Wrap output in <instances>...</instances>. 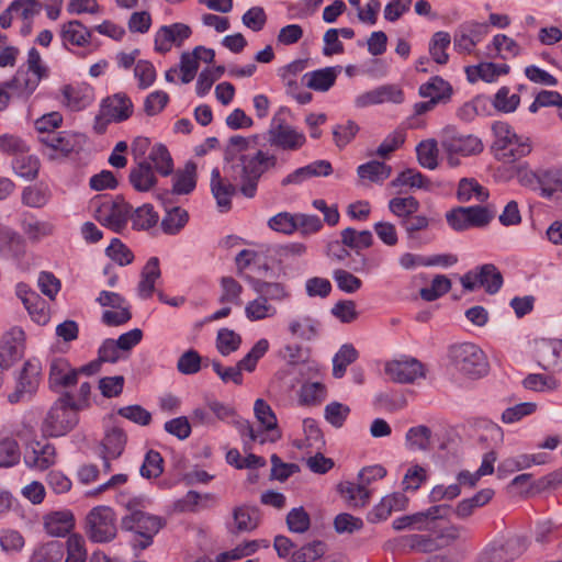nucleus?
Instances as JSON below:
<instances>
[{
    "instance_id": "nucleus-10",
    "label": "nucleus",
    "mask_w": 562,
    "mask_h": 562,
    "mask_svg": "<svg viewBox=\"0 0 562 562\" xmlns=\"http://www.w3.org/2000/svg\"><path fill=\"white\" fill-rule=\"evenodd\" d=\"M450 513L448 505H435L425 512H418L412 515L398 517L393 520L395 530H404L406 528H415L417 530H431L438 519L447 517Z\"/></svg>"
},
{
    "instance_id": "nucleus-33",
    "label": "nucleus",
    "mask_w": 562,
    "mask_h": 562,
    "mask_svg": "<svg viewBox=\"0 0 562 562\" xmlns=\"http://www.w3.org/2000/svg\"><path fill=\"white\" fill-rule=\"evenodd\" d=\"M490 198V192L482 187L474 178H462L458 183L457 199L461 203L470 202L475 199L477 202H485Z\"/></svg>"
},
{
    "instance_id": "nucleus-39",
    "label": "nucleus",
    "mask_w": 562,
    "mask_h": 562,
    "mask_svg": "<svg viewBox=\"0 0 562 562\" xmlns=\"http://www.w3.org/2000/svg\"><path fill=\"white\" fill-rule=\"evenodd\" d=\"M319 322L311 316L293 318L289 322L288 329L294 337L312 340L317 336Z\"/></svg>"
},
{
    "instance_id": "nucleus-25",
    "label": "nucleus",
    "mask_w": 562,
    "mask_h": 562,
    "mask_svg": "<svg viewBox=\"0 0 562 562\" xmlns=\"http://www.w3.org/2000/svg\"><path fill=\"white\" fill-rule=\"evenodd\" d=\"M40 143L45 146L43 154L49 159H56L57 154L67 156L74 150V143L70 138L57 132H48L38 136Z\"/></svg>"
},
{
    "instance_id": "nucleus-12",
    "label": "nucleus",
    "mask_w": 562,
    "mask_h": 562,
    "mask_svg": "<svg viewBox=\"0 0 562 562\" xmlns=\"http://www.w3.org/2000/svg\"><path fill=\"white\" fill-rule=\"evenodd\" d=\"M25 335L20 327H13L0 339V369L7 370L23 357Z\"/></svg>"
},
{
    "instance_id": "nucleus-35",
    "label": "nucleus",
    "mask_w": 562,
    "mask_h": 562,
    "mask_svg": "<svg viewBox=\"0 0 562 562\" xmlns=\"http://www.w3.org/2000/svg\"><path fill=\"white\" fill-rule=\"evenodd\" d=\"M245 315L250 322H259L267 318H273L278 315V307L268 302L261 295L249 301L245 306Z\"/></svg>"
},
{
    "instance_id": "nucleus-46",
    "label": "nucleus",
    "mask_w": 562,
    "mask_h": 562,
    "mask_svg": "<svg viewBox=\"0 0 562 562\" xmlns=\"http://www.w3.org/2000/svg\"><path fill=\"white\" fill-rule=\"evenodd\" d=\"M358 356V351L351 344L342 345L333 359V375L336 379L342 378L347 367L355 362Z\"/></svg>"
},
{
    "instance_id": "nucleus-1",
    "label": "nucleus",
    "mask_w": 562,
    "mask_h": 562,
    "mask_svg": "<svg viewBox=\"0 0 562 562\" xmlns=\"http://www.w3.org/2000/svg\"><path fill=\"white\" fill-rule=\"evenodd\" d=\"M530 151L531 144L528 137L518 136L505 122L494 121V158L503 161V165L494 170V179H517L522 187L540 188V173L532 171L527 162L516 164Z\"/></svg>"
},
{
    "instance_id": "nucleus-36",
    "label": "nucleus",
    "mask_w": 562,
    "mask_h": 562,
    "mask_svg": "<svg viewBox=\"0 0 562 562\" xmlns=\"http://www.w3.org/2000/svg\"><path fill=\"white\" fill-rule=\"evenodd\" d=\"M492 276V265H483L479 270H471L461 277L460 281L464 290L474 291L484 286L486 292L492 293V284L488 278Z\"/></svg>"
},
{
    "instance_id": "nucleus-2",
    "label": "nucleus",
    "mask_w": 562,
    "mask_h": 562,
    "mask_svg": "<svg viewBox=\"0 0 562 562\" xmlns=\"http://www.w3.org/2000/svg\"><path fill=\"white\" fill-rule=\"evenodd\" d=\"M249 147V139L239 135L232 136L224 153L228 177L243 181L241 195L252 199L257 194L260 178L278 164L274 154L257 149L245 153Z\"/></svg>"
},
{
    "instance_id": "nucleus-38",
    "label": "nucleus",
    "mask_w": 562,
    "mask_h": 562,
    "mask_svg": "<svg viewBox=\"0 0 562 562\" xmlns=\"http://www.w3.org/2000/svg\"><path fill=\"white\" fill-rule=\"evenodd\" d=\"M541 195L547 199L562 195V170L549 169L540 172Z\"/></svg>"
},
{
    "instance_id": "nucleus-21",
    "label": "nucleus",
    "mask_w": 562,
    "mask_h": 562,
    "mask_svg": "<svg viewBox=\"0 0 562 562\" xmlns=\"http://www.w3.org/2000/svg\"><path fill=\"white\" fill-rule=\"evenodd\" d=\"M527 549V540L518 535L503 537L494 548V562H512Z\"/></svg>"
},
{
    "instance_id": "nucleus-15",
    "label": "nucleus",
    "mask_w": 562,
    "mask_h": 562,
    "mask_svg": "<svg viewBox=\"0 0 562 562\" xmlns=\"http://www.w3.org/2000/svg\"><path fill=\"white\" fill-rule=\"evenodd\" d=\"M42 366L40 360H27L20 373L15 392L8 396L10 403H18L26 393L31 394L38 385Z\"/></svg>"
},
{
    "instance_id": "nucleus-34",
    "label": "nucleus",
    "mask_w": 562,
    "mask_h": 562,
    "mask_svg": "<svg viewBox=\"0 0 562 562\" xmlns=\"http://www.w3.org/2000/svg\"><path fill=\"white\" fill-rule=\"evenodd\" d=\"M196 186V166L194 162L189 161L186 164L183 170H178L172 178L173 194H189Z\"/></svg>"
},
{
    "instance_id": "nucleus-60",
    "label": "nucleus",
    "mask_w": 562,
    "mask_h": 562,
    "mask_svg": "<svg viewBox=\"0 0 562 562\" xmlns=\"http://www.w3.org/2000/svg\"><path fill=\"white\" fill-rule=\"evenodd\" d=\"M164 472V459L158 451L149 450L144 458L139 474L144 479H156Z\"/></svg>"
},
{
    "instance_id": "nucleus-16",
    "label": "nucleus",
    "mask_w": 562,
    "mask_h": 562,
    "mask_svg": "<svg viewBox=\"0 0 562 562\" xmlns=\"http://www.w3.org/2000/svg\"><path fill=\"white\" fill-rule=\"evenodd\" d=\"M535 356L543 370H554L562 360V339L540 338L535 340Z\"/></svg>"
},
{
    "instance_id": "nucleus-6",
    "label": "nucleus",
    "mask_w": 562,
    "mask_h": 562,
    "mask_svg": "<svg viewBox=\"0 0 562 562\" xmlns=\"http://www.w3.org/2000/svg\"><path fill=\"white\" fill-rule=\"evenodd\" d=\"M115 514L108 506L92 508L86 517V533L97 543L110 542L116 537Z\"/></svg>"
},
{
    "instance_id": "nucleus-58",
    "label": "nucleus",
    "mask_w": 562,
    "mask_h": 562,
    "mask_svg": "<svg viewBox=\"0 0 562 562\" xmlns=\"http://www.w3.org/2000/svg\"><path fill=\"white\" fill-rule=\"evenodd\" d=\"M326 395V387L319 382L304 383L299 391V402L302 405H317Z\"/></svg>"
},
{
    "instance_id": "nucleus-43",
    "label": "nucleus",
    "mask_w": 562,
    "mask_h": 562,
    "mask_svg": "<svg viewBox=\"0 0 562 562\" xmlns=\"http://www.w3.org/2000/svg\"><path fill=\"white\" fill-rule=\"evenodd\" d=\"M189 214L180 206L166 209V215L161 221V228L168 235L178 234L188 223Z\"/></svg>"
},
{
    "instance_id": "nucleus-11",
    "label": "nucleus",
    "mask_w": 562,
    "mask_h": 562,
    "mask_svg": "<svg viewBox=\"0 0 562 562\" xmlns=\"http://www.w3.org/2000/svg\"><path fill=\"white\" fill-rule=\"evenodd\" d=\"M241 186L243 181L232 179L231 177L228 180L222 177L218 168L212 169L210 188L220 212L226 213L232 209V198L237 193L241 194Z\"/></svg>"
},
{
    "instance_id": "nucleus-59",
    "label": "nucleus",
    "mask_w": 562,
    "mask_h": 562,
    "mask_svg": "<svg viewBox=\"0 0 562 562\" xmlns=\"http://www.w3.org/2000/svg\"><path fill=\"white\" fill-rule=\"evenodd\" d=\"M486 474H492V452L484 456L481 467L475 472L461 471L457 475L458 484L468 485L470 487L475 486L477 481Z\"/></svg>"
},
{
    "instance_id": "nucleus-63",
    "label": "nucleus",
    "mask_w": 562,
    "mask_h": 562,
    "mask_svg": "<svg viewBox=\"0 0 562 562\" xmlns=\"http://www.w3.org/2000/svg\"><path fill=\"white\" fill-rule=\"evenodd\" d=\"M522 385L530 391L547 392L555 390L559 383L552 375L530 373L524 379Z\"/></svg>"
},
{
    "instance_id": "nucleus-42",
    "label": "nucleus",
    "mask_w": 562,
    "mask_h": 562,
    "mask_svg": "<svg viewBox=\"0 0 562 562\" xmlns=\"http://www.w3.org/2000/svg\"><path fill=\"white\" fill-rule=\"evenodd\" d=\"M61 36L65 42L76 46H85L89 43L91 31L80 21L72 20L63 25Z\"/></svg>"
},
{
    "instance_id": "nucleus-24",
    "label": "nucleus",
    "mask_w": 562,
    "mask_h": 562,
    "mask_svg": "<svg viewBox=\"0 0 562 562\" xmlns=\"http://www.w3.org/2000/svg\"><path fill=\"white\" fill-rule=\"evenodd\" d=\"M132 205L123 200L114 201L106 213L99 217L102 225L120 233L131 220Z\"/></svg>"
},
{
    "instance_id": "nucleus-41",
    "label": "nucleus",
    "mask_w": 562,
    "mask_h": 562,
    "mask_svg": "<svg viewBox=\"0 0 562 562\" xmlns=\"http://www.w3.org/2000/svg\"><path fill=\"white\" fill-rule=\"evenodd\" d=\"M406 447L412 451H427L431 443V430L425 425L412 427L405 436Z\"/></svg>"
},
{
    "instance_id": "nucleus-19",
    "label": "nucleus",
    "mask_w": 562,
    "mask_h": 562,
    "mask_svg": "<svg viewBox=\"0 0 562 562\" xmlns=\"http://www.w3.org/2000/svg\"><path fill=\"white\" fill-rule=\"evenodd\" d=\"M42 79L44 77L21 67L12 79L5 81V87L12 90L13 95L26 100L37 89Z\"/></svg>"
},
{
    "instance_id": "nucleus-57",
    "label": "nucleus",
    "mask_w": 562,
    "mask_h": 562,
    "mask_svg": "<svg viewBox=\"0 0 562 562\" xmlns=\"http://www.w3.org/2000/svg\"><path fill=\"white\" fill-rule=\"evenodd\" d=\"M21 451L15 439L5 437L0 439V468H10L19 463Z\"/></svg>"
},
{
    "instance_id": "nucleus-7",
    "label": "nucleus",
    "mask_w": 562,
    "mask_h": 562,
    "mask_svg": "<svg viewBox=\"0 0 562 562\" xmlns=\"http://www.w3.org/2000/svg\"><path fill=\"white\" fill-rule=\"evenodd\" d=\"M267 142L271 147L284 151H296L306 143V136L295 127L286 124L282 119L273 116L267 131Z\"/></svg>"
},
{
    "instance_id": "nucleus-61",
    "label": "nucleus",
    "mask_w": 562,
    "mask_h": 562,
    "mask_svg": "<svg viewBox=\"0 0 562 562\" xmlns=\"http://www.w3.org/2000/svg\"><path fill=\"white\" fill-rule=\"evenodd\" d=\"M491 498L492 491L482 490L473 497L461 501L456 507V514L460 518H465L472 514L474 508L485 505Z\"/></svg>"
},
{
    "instance_id": "nucleus-37",
    "label": "nucleus",
    "mask_w": 562,
    "mask_h": 562,
    "mask_svg": "<svg viewBox=\"0 0 562 562\" xmlns=\"http://www.w3.org/2000/svg\"><path fill=\"white\" fill-rule=\"evenodd\" d=\"M357 173L362 180H370L371 182L382 183L392 173L391 166L385 162L371 160L357 168Z\"/></svg>"
},
{
    "instance_id": "nucleus-54",
    "label": "nucleus",
    "mask_w": 562,
    "mask_h": 562,
    "mask_svg": "<svg viewBox=\"0 0 562 562\" xmlns=\"http://www.w3.org/2000/svg\"><path fill=\"white\" fill-rule=\"evenodd\" d=\"M418 162L422 167L434 170L438 166V145L435 139L420 142L416 147Z\"/></svg>"
},
{
    "instance_id": "nucleus-20",
    "label": "nucleus",
    "mask_w": 562,
    "mask_h": 562,
    "mask_svg": "<svg viewBox=\"0 0 562 562\" xmlns=\"http://www.w3.org/2000/svg\"><path fill=\"white\" fill-rule=\"evenodd\" d=\"M247 279L250 282L252 290L272 304L288 302L292 296L290 289L284 283L269 282L251 277H248Z\"/></svg>"
},
{
    "instance_id": "nucleus-23",
    "label": "nucleus",
    "mask_w": 562,
    "mask_h": 562,
    "mask_svg": "<svg viewBox=\"0 0 562 562\" xmlns=\"http://www.w3.org/2000/svg\"><path fill=\"white\" fill-rule=\"evenodd\" d=\"M0 254L7 259L20 262L25 254V241L23 237L5 226L0 233Z\"/></svg>"
},
{
    "instance_id": "nucleus-13",
    "label": "nucleus",
    "mask_w": 562,
    "mask_h": 562,
    "mask_svg": "<svg viewBox=\"0 0 562 562\" xmlns=\"http://www.w3.org/2000/svg\"><path fill=\"white\" fill-rule=\"evenodd\" d=\"M385 374L395 383L409 384L425 376L424 367L415 358L392 360L385 363Z\"/></svg>"
},
{
    "instance_id": "nucleus-62",
    "label": "nucleus",
    "mask_w": 562,
    "mask_h": 562,
    "mask_svg": "<svg viewBox=\"0 0 562 562\" xmlns=\"http://www.w3.org/2000/svg\"><path fill=\"white\" fill-rule=\"evenodd\" d=\"M241 344V338L234 330L222 328L217 331L216 348L222 356H228L236 351Z\"/></svg>"
},
{
    "instance_id": "nucleus-45",
    "label": "nucleus",
    "mask_w": 562,
    "mask_h": 562,
    "mask_svg": "<svg viewBox=\"0 0 562 562\" xmlns=\"http://www.w3.org/2000/svg\"><path fill=\"white\" fill-rule=\"evenodd\" d=\"M451 44V36L448 32H436L429 42V54L435 63L446 65L449 60L447 49Z\"/></svg>"
},
{
    "instance_id": "nucleus-28",
    "label": "nucleus",
    "mask_w": 562,
    "mask_h": 562,
    "mask_svg": "<svg viewBox=\"0 0 562 562\" xmlns=\"http://www.w3.org/2000/svg\"><path fill=\"white\" fill-rule=\"evenodd\" d=\"M160 276L159 259L157 257L149 258L140 273L137 286L138 296L144 300L149 299L155 291V282Z\"/></svg>"
},
{
    "instance_id": "nucleus-50",
    "label": "nucleus",
    "mask_w": 562,
    "mask_h": 562,
    "mask_svg": "<svg viewBox=\"0 0 562 562\" xmlns=\"http://www.w3.org/2000/svg\"><path fill=\"white\" fill-rule=\"evenodd\" d=\"M63 557V542L53 540L36 548L31 558V562H59Z\"/></svg>"
},
{
    "instance_id": "nucleus-44",
    "label": "nucleus",
    "mask_w": 562,
    "mask_h": 562,
    "mask_svg": "<svg viewBox=\"0 0 562 562\" xmlns=\"http://www.w3.org/2000/svg\"><path fill=\"white\" fill-rule=\"evenodd\" d=\"M148 159L153 162L155 170L161 176L167 177L173 172V161L165 145L156 144L151 148Z\"/></svg>"
},
{
    "instance_id": "nucleus-32",
    "label": "nucleus",
    "mask_w": 562,
    "mask_h": 562,
    "mask_svg": "<svg viewBox=\"0 0 562 562\" xmlns=\"http://www.w3.org/2000/svg\"><path fill=\"white\" fill-rule=\"evenodd\" d=\"M337 78V71L334 67H326L323 69L306 72L302 80L303 83L315 91L329 90Z\"/></svg>"
},
{
    "instance_id": "nucleus-27",
    "label": "nucleus",
    "mask_w": 562,
    "mask_h": 562,
    "mask_svg": "<svg viewBox=\"0 0 562 562\" xmlns=\"http://www.w3.org/2000/svg\"><path fill=\"white\" fill-rule=\"evenodd\" d=\"M128 180L138 192H147L157 183L151 164L147 160H142L131 168Z\"/></svg>"
},
{
    "instance_id": "nucleus-30",
    "label": "nucleus",
    "mask_w": 562,
    "mask_h": 562,
    "mask_svg": "<svg viewBox=\"0 0 562 562\" xmlns=\"http://www.w3.org/2000/svg\"><path fill=\"white\" fill-rule=\"evenodd\" d=\"M127 441L126 434L119 427L109 429L99 445V452L117 459L123 453Z\"/></svg>"
},
{
    "instance_id": "nucleus-47",
    "label": "nucleus",
    "mask_w": 562,
    "mask_h": 562,
    "mask_svg": "<svg viewBox=\"0 0 562 562\" xmlns=\"http://www.w3.org/2000/svg\"><path fill=\"white\" fill-rule=\"evenodd\" d=\"M233 518L238 532L251 531L258 526V510L246 505L233 509Z\"/></svg>"
},
{
    "instance_id": "nucleus-4",
    "label": "nucleus",
    "mask_w": 562,
    "mask_h": 562,
    "mask_svg": "<svg viewBox=\"0 0 562 562\" xmlns=\"http://www.w3.org/2000/svg\"><path fill=\"white\" fill-rule=\"evenodd\" d=\"M448 366L468 380H479L490 372V360L485 351L474 342H454L447 348Z\"/></svg>"
},
{
    "instance_id": "nucleus-49",
    "label": "nucleus",
    "mask_w": 562,
    "mask_h": 562,
    "mask_svg": "<svg viewBox=\"0 0 562 562\" xmlns=\"http://www.w3.org/2000/svg\"><path fill=\"white\" fill-rule=\"evenodd\" d=\"M341 243L357 252L368 248L373 243V236L370 231L357 232L351 227H347L341 232Z\"/></svg>"
},
{
    "instance_id": "nucleus-56",
    "label": "nucleus",
    "mask_w": 562,
    "mask_h": 562,
    "mask_svg": "<svg viewBox=\"0 0 562 562\" xmlns=\"http://www.w3.org/2000/svg\"><path fill=\"white\" fill-rule=\"evenodd\" d=\"M269 350V341L266 338L259 339L250 349V351L237 362L240 373L243 370L247 372H252L258 361L266 355Z\"/></svg>"
},
{
    "instance_id": "nucleus-29",
    "label": "nucleus",
    "mask_w": 562,
    "mask_h": 562,
    "mask_svg": "<svg viewBox=\"0 0 562 562\" xmlns=\"http://www.w3.org/2000/svg\"><path fill=\"white\" fill-rule=\"evenodd\" d=\"M63 102L72 111L85 109L91 102V89L88 86L66 85L61 89Z\"/></svg>"
},
{
    "instance_id": "nucleus-48",
    "label": "nucleus",
    "mask_w": 562,
    "mask_h": 562,
    "mask_svg": "<svg viewBox=\"0 0 562 562\" xmlns=\"http://www.w3.org/2000/svg\"><path fill=\"white\" fill-rule=\"evenodd\" d=\"M367 484L360 482L355 484L351 482H344L338 485L339 493L352 506H364L369 499V491L366 488Z\"/></svg>"
},
{
    "instance_id": "nucleus-26",
    "label": "nucleus",
    "mask_w": 562,
    "mask_h": 562,
    "mask_svg": "<svg viewBox=\"0 0 562 562\" xmlns=\"http://www.w3.org/2000/svg\"><path fill=\"white\" fill-rule=\"evenodd\" d=\"M75 526V518L70 510L54 512L45 516L44 528L52 537H65Z\"/></svg>"
},
{
    "instance_id": "nucleus-22",
    "label": "nucleus",
    "mask_w": 562,
    "mask_h": 562,
    "mask_svg": "<svg viewBox=\"0 0 562 562\" xmlns=\"http://www.w3.org/2000/svg\"><path fill=\"white\" fill-rule=\"evenodd\" d=\"M78 371L65 358H55L49 366L50 387H68L77 383Z\"/></svg>"
},
{
    "instance_id": "nucleus-31",
    "label": "nucleus",
    "mask_w": 562,
    "mask_h": 562,
    "mask_svg": "<svg viewBox=\"0 0 562 562\" xmlns=\"http://www.w3.org/2000/svg\"><path fill=\"white\" fill-rule=\"evenodd\" d=\"M418 92L422 98L430 100L434 99L438 104L450 99L452 94V88L448 81L443 80L439 76H435L430 78V80L426 83H423L419 87Z\"/></svg>"
},
{
    "instance_id": "nucleus-14",
    "label": "nucleus",
    "mask_w": 562,
    "mask_h": 562,
    "mask_svg": "<svg viewBox=\"0 0 562 562\" xmlns=\"http://www.w3.org/2000/svg\"><path fill=\"white\" fill-rule=\"evenodd\" d=\"M191 33L190 26L183 23L164 25L155 34V49L166 54L172 45L180 47Z\"/></svg>"
},
{
    "instance_id": "nucleus-55",
    "label": "nucleus",
    "mask_w": 562,
    "mask_h": 562,
    "mask_svg": "<svg viewBox=\"0 0 562 562\" xmlns=\"http://www.w3.org/2000/svg\"><path fill=\"white\" fill-rule=\"evenodd\" d=\"M222 294L218 299L222 304H234L240 306L243 304L241 293L243 285L233 277H223L221 279Z\"/></svg>"
},
{
    "instance_id": "nucleus-9",
    "label": "nucleus",
    "mask_w": 562,
    "mask_h": 562,
    "mask_svg": "<svg viewBox=\"0 0 562 562\" xmlns=\"http://www.w3.org/2000/svg\"><path fill=\"white\" fill-rule=\"evenodd\" d=\"M440 144L448 155L469 156L482 151L481 140L473 135L460 133L456 126H446L440 134Z\"/></svg>"
},
{
    "instance_id": "nucleus-18",
    "label": "nucleus",
    "mask_w": 562,
    "mask_h": 562,
    "mask_svg": "<svg viewBox=\"0 0 562 562\" xmlns=\"http://www.w3.org/2000/svg\"><path fill=\"white\" fill-rule=\"evenodd\" d=\"M133 108L131 99L125 93H115L103 99L101 113H103L109 121L121 123L131 117Z\"/></svg>"
},
{
    "instance_id": "nucleus-8",
    "label": "nucleus",
    "mask_w": 562,
    "mask_h": 562,
    "mask_svg": "<svg viewBox=\"0 0 562 562\" xmlns=\"http://www.w3.org/2000/svg\"><path fill=\"white\" fill-rule=\"evenodd\" d=\"M446 221L453 231L462 232L488 225L491 214L486 206H456L446 213Z\"/></svg>"
},
{
    "instance_id": "nucleus-51",
    "label": "nucleus",
    "mask_w": 562,
    "mask_h": 562,
    "mask_svg": "<svg viewBox=\"0 0 562 562\" xmlns=\"http://www.w3.org/2000/svg\"><path fill=\"white\" fill-rule=\"evenodd\" d=\"M12 168L19 177L33 180L38 173L40 160L33 155L21 154L12 160Z\"/></svg>"
},
{
    "instance_id": "nucleus-40",
    "label": "nucleus",
    "mask_w": 562,
    "mask_h": 562,
    "mask_svg": "<svg viewBox=\"0 0 562 562\" xmlns=\"http://www.w3.org/2000/svg\"><path fill=\"white\" fill-rule=\"evenodd\" d=\"M254 412L258 422L263 426L266 431L274 430L270 441H276L281 438V432L277 430L278 420L270 407L263 400L258 398L254 405Z\"/></svg>"
},
{
    "instance_id": "nucleus-53",
    "label": "nucleus",
    "mask_w": 562,
    "mask_h": 562,
    "mask_svg": "<svg viewBox=\"0 0 562 562\" xmlns=\"http://www.w3.org/2000/svg\"><path fill=\"white\" fill-rule=\"evenodd\" d=\"M158 220L159 216L150 204H144L131 211L133 228L136 229H149L158 223Z\"/></svg>"
},
{
    "instance_id": "nucleus-3",
    "label": "nucleus",
    "mask_w": 562,
    "mask_h": 562,
    "mask_svg": "<svg viewBox=\"0 0 562 562\" xmlns=\"http://www.w3.org/2000/svg\"><path fill=\"white\" fill-rule=\"evenodd\" d=\"M117 503L126 512L121 518V529L134 533L132 547L135 550L147 549L153 543L154 537L164 527L162 518L144 510L148 504V498L144 495L134 497L120 495Z\"/></svg>"
},
{
    "instance_id": "nucleus-52",
    "label": "nucleus",
    "mask_w": 562,
    "mask_h": 562,
    "mask_svg": "<svg viewBox=\"0 0 562 562\" xmlns=\"http://www.w3.org/2000/svg\"><path fill=\"white\" fill-rule=\"evenodd\" d=\"M326 552V544L323 541L314 540L295 550L288 562H314Z\"/></svg>"
},
{
    "instance_id": "nucleus-5",
    "label": "nucleus",
    "mask_w": 562,
    "mask_h": 562,
    "mask_svg": "<svg viewBox=\"0 0 562 562\" xmlns=\"http://www.w3.org/2000/svg\"><path fill=\"white\" fill-rule=\"evenodd\" d=\"M78 409L79 405L72 395L66 392L48 411L43 422V431L50 437L66 435L78 423Z\"/></svg>"
},
{
    "instance_id": "nucleus-17",
    "label": "nucleus",
    "mask_w": 562,
    "mask_h": 562,
    "mask_svg": "<svg viewBox=\"0 0 562 562\" xmlns=\"http://www.w3.org/2000/svg\"><path fill=\"white\" fill-rule=\"evenodd\" d=\"M56 451L50 443L31 442L24 453L26 467L35 470H46L55 463Z\"/></svg>"
},
{
    "instance_id": "nucleus-64",
    "label": "nucleus",
    "mask_w": 562,
    "mask_h": 562,
    "mask_svg": "<svg viewBox=\"0 0 562 562\" xmlns=\"http://www.w3.org/2000/svg\"><path fill=\"white\" fill-rule=\"evenodd\" d=\"M286 526L291 532L304 533L310 529L311 518L303 507L292 508L286 515Z\"/></svg>"
}]
</instances>
